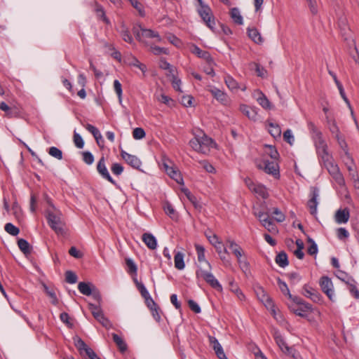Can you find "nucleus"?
I'll return each mask as SVG.
<instances>
[{
	"mask_svg": "<svg viewBox=\"0 0 359 359\" xmlns=\"http://www.w3.org/2000/svg\"><path fill=\"white\" fill-rule=\"evenodd\" d=\"M308 129L316 147L317 152L320 157L324 167L334 180L336 183L342 187L345 185L344 178L341 173L338 165L334 163L331 155L327 152V146L323 138L322 133L311 121L308 122Z\"/></svg>",
	"mask_w": 359,
	"mask_h": 359,
	"instance_id": "obj_1",
	"label": "nucleus"
},
{
	"mask_svg": "<svg viewBox=\"0 0 359 359\" xmlns=\"http://www.w3.org/2000/svg\"><path fill=\"white\" fill-rule=\"evenodd\" d=\"M193 135L194 137L189 141V144L194 151L208 154L215 147V143L212 139L208 137L201 129L195 128Z\"/></svg>",
	"mask_w": 359,
	"mask_h": 359,
	"instance_id": "obj_2",
	"label": "nucleus"
},
{
	"mask_svg": "<svg viewBox=\"0 0 359 359\" xmlns=\"http://www.w3.org/2000/svg\"><path fill=\"white\" fill-rule=\"evenodd\" d=\"M50 208L46 211V217L50 227L57 235L65 234V222L62 219V212L53 204L48 201Z\"/></svg>",
	"mask_w": 359,
	"mask_h": 359,
	"instance_id": "obj_3",
	"label": "nucleus"
},
{
	"mask_svg": "<svg viewBox=\"0 0 359 359\" xmlns=\"http://www.w3.org/2000/svg\"><path fill=\"white\" fill-rule=\"evenodd\" d=\"M133 32L135 36L136 39L144 43H147L146 39H156L158 42H160L162 40L157 32L151 29H146L141 25L134 26L133 28Z\"/></svg>",
	"mask_w": 359,
	"mask_h": 359,
	"instance_id": "obj_4",
	"label": "nucleus"
},
{
	"mask_svg": "<svg viewBox=\"0 0 359 359\" xmlns=\"http://www.w3.org/2000/svg\"><path fill=\"white\" fill-rule=\"evenodd\" d=\"M196 276L198 279H203L208 283L212 287L217 290H222V287L215 278L213 274L208 271L202 269L201 266H198V269L196 271Z\"/></svg>",
	"mask_w": 359,
	"mask_h": 359,
	"instance_id": "obj_5",
	"label": "nucleus"
},
{
	"mask_svg": "<svg viewBox=\"0 0 359 359\" xmlns=\"http://www.w3.org/2000/svg\"><path fill=\"white\" fill-rule=\"evenodd\" d=\"M199 5L200 8L198 9L199 15L205 25L210 29H213L215 22L211 8L208 5H205L203 1L202 4H199Z\"/></svg>",
	"mask_w": 359,
	"mask_h": 359,
	"instance_id": "obj_6",
	"label": "nucleus"
},
{
	"mask_svg": "<svg viewBox=\"0 0 359 359\" xmlns=\"http://www.w3.org/2000/svg\"><path fill=\"white\" fill-rule=\"evenodd\" d=\"M88 307L93 317L97 321H99V323L102 324L103 327H104L107 329H109L110 327H111L112 325L111 322L104 316L100 306H97L95 304L90 303L88 304Z\"/></svg>",
	"mask_w": 359,
	"mask_h": 359,
	"instance_id": "obj_7",
	"label": "nucleus"
},
{
	"mask_svg": "<svg viewBox=\"0 0 359 359\" xmlns=\"http://www.w3.org/2000/svg\"><path fill=\"white\" fill-rule=\"evenodd\" d=\"M259 169H262L269 175H273L276 179L280 177L279 165L276 162L264 160L257 165Z\"/></svg>",
	"mask_w": 359,
	"mask_h": 359,
	"instance_id": "obj_8",
	"label": "nucleus"
},
{
	"mask_svg": "<svg viewBox=\"0 0 359 359\" xmlns=\"http://www.w3.org/2000/svg\"><path fill=\"white\" fill-rule=\"evenodd\" d=\"M245 183L248 189L261 196L263 198H266L269 196L266 188L260 184H255L250 178H245Z\"/></svg>",
	"mask_w": 359,
	"mask_h": 359,
	"instance_id": "obj_9",
	"label": "nucleus"
},
{
	"mask_svg": "<svg viewBox=\"0 0 359 359\" xmlns=\"http://www.w3.org/2000/svg\"><path fill=\"white\" fill-rule=\"evenodd\" d=\"M97 170L98 173L105 180L109 181L113 184H116V182L114 180V179L111 177L106 164H105V158L104 156H102L97 164Z\"/></svg>",
	"mask_w": 359,
	"mask_h": 359,
	"instance_id": "obj_10",
	"label": "nucleus"
},
{
	"mask_svg": "<svg viewBox=\"0 0 359 359\" xmlns=\"http://www.w3.org/2000/svg\"><path fill=\"white\" fill-rule=\"evenodd\" d=\"M321 290L327 294L330 299H332L334 295L333 284L332 280L327 276H323L319 282Z\"/></svg>",
	"mask_w": 359,
	"mask_h": 359,
	"instance_id": "obj_11",
	"label": "nucleus"
},
{
	"mask_svg": "<svg viewBox=\"0 0 359 359\" xmlns=\"http://www.w3.org/2000/svg\"><path fill=\"white\" fill-rule=\"evenodd\" d=\"M121 156L132 168L137 170L140 168L142 161L137 156L130 154L125 151H121Z\"/></svg>",
	"mask_w": 359,
	"mask_h": 359,
	"instance_id": "obj_12",
	"label": "nucleus"
},
{
	"mask_svg": "<svg viewBox=\"0 0 359 359\" xmlns=\"http://www.w3.org/2000/svg\"><path fill=\"white\" fill-rule=\"evenodd\" d=\"M189 50L191 53L196 55L200 58L203 59L208 63V65L214 63L210 54L208 51L201 50L196 45L191 44L189 47Z\"/></svg>",
	"mask_w": 359,
	"mask_h": 359,
	"instance_id": "obj_13",
	"label": "nucleus"
},
{
	"mask_svg": "<svg viewBox=\"0 0 359 359\" xmlns=\"http://www.w3.org/2000/svg\"><path fill=\"white\" fill-rule=\"evenodd\" d=\"M302 294L307 298H310L313 302L318 303L321 301L320 294L312 287L305 285L303 287Z\"/></svg>",
	"mask_w": 359,
	"mask_h": 359,
	"instance_id": "obj_14",
	"label": "nucleus"
},
{
	"mask_svg": "<svg viewBox=\"0 0 359 359\" xmlns=\"http://www.w3.org/2000/svg\"><path fill=\"white\" fill-rule=\"evenodd\" d=\"M163 167L166 173L178 184H183V178L180 171L175 168L169 165L167 163H163Z\"/></svg>",
	"mask_w": 359,
	"mask_h": 359,
	"instance_id": "obj_15",
	"label": "nucleus"
},
{
	"mask_svg": "<svg viewBox=\"0 0 359 359\" xmlns=\"http://www.w3.org/2000/svg\"><path fill=\"white\" fill-rule=\"evenodd\" d=\"M240 110L250 121H256L257 120V108L246 104H241Z\"/></svg>",
	"mask_w": 359,
	"mask_h": 359,
	"instance_id": "obj_16",
	"label": "nucleus"
},
{
	"mask_svg": "<svg viewBox=\"0 0 359 359\" xmlns=\"http://www.w3.org/2000/svg\"><path fill=\"white\" fill-rule=\"evenodd\" d=\"M209 342L210 345L212 346V348L214 349L215 354L217 355V358L219 359H227L223 348L222 347L221 344L219 343L218 340L212 336H209Z\"/></svg>",
	"mask_w": 359,
	"mask_h": 359,
	"instance_id": "obj_17",
	"label": "nucleus"
},
{
	"mask_svg": "<svg viewBox=\"0 0 359 359\" xmlns=\"http://www.w3.org/2000/svg\"><path fill=\"white\" fill-rule=\"evenodd\" d=\"M212 95L222 104H227L229 102L228 95L216 87H210L209 89Z\"/></svg>",
	"mask_w": 359,
	"mask_h": 359,
	"instance_id": "obj_18",
	"label": "nucleus"
},
{
	"mask_svg": "<svg viewBox=\"0 0 359 359\" xmlns=\"http://www.w3.org/2000/svg\"><path fill=\"white\" fill-rule=\"evenodd\" d=\"M289 308L294 313L301 317H305L306 313L312 310V306L309 303L299 306L289 305Z\"/></svg>",
	"mask_w": 359,
	"mask_h": 359,
	"instance_id": "obj_19",
	"label": "nucleus"
},
{
	"mask_svg": "<svg viewBox=\"0 0 359 359\" xmlns=\"http://www.w3.org/2000/svg\"><path fill=\"white\" fill-rule=\"evenodd\" d=\"M318 191L317 189H313L311 194V198L309 200L307 206L309 209V212L312 215H316L317 212V206H318Z\"/></svg>",
	"mask_w": 359,
	"mask_h": 359,
	"instance_id": "obj_20",
	"label": "nucleus"
},
{
	"mask_svg": "<svg viewBox=\"0 0 359 359\" xmlns=\"http://www.w3.org/2000/svg\"><path fill=\"white\" fill-rule=\"evenodd\" d=\"M350 217L349 210L346 208L344 209H339L334 215V219L337 224H346L348 222Z\"/></svg>",
	"mask_w": 359,
	"mask_h": 359,
	"instance_id": "obj_21",
	"label": "nucleus"
},
{
	"mask_svg": "<svg viewBox=\"0 0 359 359\" xmlns=\"http://www.w3.org/2000/svg\"><path fill=\"white\" fill-rule=\"evenodd\" d=\"M274 339L277 344V345L279 346L280 349L285 353L290 354L291 348L287 345L285 343L284 339L281 336V334L275 331L273 334Z\"/></svg>",
	"mask_w": 359,
	"mask_h": 359,
	"instance_id": "obj_22",
	"label": "nucleus"
},
{
	"mask_svg": "<svg viewBox=\"0 0 359 359\" xmlns=\"http://www.w3.org/2000/svg\"><path fill=\"white\" fill-rule=\"evenodd\" d=\"M94 11L98 19L102 20L107 25H110V20L105 15L103 6L97 1L94 4Z\"/></svg>",
	"mask_w": 359,
	"mask_h": 359,
	"instance_id": "obj_23",
	"label": "nucleus"
},
{
	"mask_svg": "<svg viewBox=\"0 0 359 359\" xmlns=\"http://www.w3.org/2000/svg\"><path fill=\"white\" fill-rule=\"evenodd\" d=\"M226 243L236 258L242 257L243 255V250L238 244L231 238L226 239Z\"/></svg>",
	"mask_w": 359,
	"mask_h": 359,
	"instance_id": "obj_24",
	"label": "nucleus"
},
{
	"mask_svg": "<svg viewBox=\"0 0 359 359\" xmlns=\"http://www.w3.org/2000/svg\"><path fill=\"white\" fill-rule=\"evenodd\" d=\"M142 241L147 248L151 250H154L157 247L156 239L151 233H144L142 235Z\"/></svg>",
	"mask_w": 359,
	"mask_h": 359,
	"instance_id": "obj_25",
	"label": "nucleus"
},
{
	"mask_svg": "<svg viewBox=\"0 0 359 359\" xmlns=\"http://www.w3.org/2000/svg\"><path fill=\"white\" fill-rule=\"evenodd\" d=\"M262 291V297H260L261 301L265 304L266 307L271 310L272 314L276 318V313L274 309V304L271 298L265 293L262 288H260Z\"/></svg>",
	"mask_w": 359,
	"mask_h": 359,
	"instance_id": "obj_26",
	"label": "nucleus"
},
{
	"mask_svg": "<svg viewBox=\"0 0 359 359\" xmlns=\"http://www.w3.org/2000/svg\"><path fill=\"white\" fill-rule=\"evenodd\" d=\"M258 97H257V101L259 105H261L265 109H271L272 104L266 97V95L260 90H257Z\"/></svg>",
	"mask_w": 359,
	"mask_h": 359,
	"instance_id": "obj_27",
	"label": "nucleus"
},
{
	"mask_svg": "<svg viewBox=\"0 0 359 359\" xmlns=\"http://www.w3.org/2000/svg\"><path fill=\"white\" fill-rule=\"evenodd\" d=\"M327 123L328 128L331 133L334 135V137L339 136L341 135L339 128L336 123V121L334 118H331L328 115L326 116Z\"/></svg>",
	"mask_w": 359,
	"mask_h": 359,
	"instance_id": "obj_28",
	"label": "nucleus"
},
{
	"mask_svg": "<svg viewBox=\"0 0 359 359\" xmlns=\"http://www.w3.org/2000/svg\"><path fill=\"white\" fill-rule=\"evenodd\" d=\"M126 63L128 65L131 67H135L140 69V71L142 72L143 75H144L145 72H147V66L140 62L135 57H131L127 59Z\"/></svg>",
	"mask_w": 359,
	"mask_h": 359,
	"instance_id": "obj_29",
	"label": "nucleus"
},
{
	"mask_svg": "<svg viewBox=\"0 0 359 359\" xmlns=\"http://www.w3.org/2000/svg\"><path fill=\"white\" fill-rule=\"evenodd\" d=\"M196 250L197 252V258L198 261L200 264L204 262L208 267L209 269H211L210 264L206 261L205 257V248L198 244L195 245Z\"/></svg>",
	"mask_w": 359,
	"mask_h": 359,
	"instance_id": "obj_30",
	"label": "nucleus"
},
{
	"mask_svg": "<svg viewBox=\"0 0 359 359\" xmlns=\"http://www.w3.org/2000/svg\"><path fill=\"white\" fill-rule=\"evenodd\" d=\"M224 81L227 87L231 90H236L239 88H241L243 91L245 90V86H243V88L240 87L238 83L232 76L229 75L225 76Z\"/></svg>",
	"mask_w": 359,
	"mask_h": 359,
	"instance_id": "obj_31",
	"label": "nucleus"
},
{
	"mask_svg": "<svg viewBox=\"0 0 359 359\" xmlns=\"http://www.w3.org/2000/svg\"><path fill=\"white\" fill-rule=\"evenodd\" d=\"M113 341L118 348L121 352H124L127 350V344H126L123 339L118 335L117 334L113 333L111 334Z\"/></svg>",
	"mask_w": 359,
	"mask_h": 359,
	"instance_id": "obj_32",
	"label": "nucleus"
},
{
	"mask_svg": "<svg viewBox=\"0 0 359 359\" xmlns=\"http://www.w3.org/2000/svg\"><path fill=\"white\" fill-rule=\"evenodd\" d=\"M175 267L178 270H182L185 267L184 262V254L180 252L175 253L174 256Z\"/></svg>",
	"mask_w": 359,
	"mask_h": 359,
	"instance_id": "obj_33",
	"label": "nucleus"
},
{
	"mask_svg": "<svg viewBox=\"0 0 359 359\" xmlns=\"http://www.w3.org/2000/svg\"><path fill=\"white\" fill-rule=\"evenodd\" d=\"M248 34L249 37L256 43H261L263 42V39L257 29L248 28Z\"/></svg>",
	"mask_w": 359,
	"mask_h": 359,
	"instance_id": "obj_34",
	"label": "nucleus"
},
{
	"mask_svg": "<svg viewBox=\"0 0 359 359\" xmlns=\"http://www.w3.org/2000/svg\"><path fill=\"white\" fill-rule=\"evenodd\" d=\"M91 286H93V285L90 283L80 282L78 285V289L81 294L89 296L93 291Z\"/></svg>",
	"mask_w": 359,
	"mask_h": 359,
	"instance_id": "obj_35",
	"label": "nucleus"
},
{
	"mask_svg": "<svg viewBox=\"0 0 359 359\" xmlns=\"http://www.w3.org/2000/svg\"><path fill=\"white\" fill-rule=\"evenodd\" d=\"M268 130L274 138L280 137L281 135V130L278 124L270 122L268 123Z\"/></svg>",
	"mask_w": 359,
	"mask_h": 359,
	"instance_id": "obj_36",
	"label": "nucleus"
},
{
	"mask_svg": "<svg viewBox=\"0 0 359 359\" xmlns=\"http://www.w3.org/2000/svg\"><path fill=\"white\" fill-rule=\"evenodd\" d=\"M276 262L282 268L287 266L289 264L287 254L285 252L278 253L276 257Z\"/></svg>",
	"mask_w": 359,
	"mask_h": 359,
	"instance_id": "obj_37",
	"label": "nucleus"
},
{
	"mask_svg": "<svg viewBox=\"0 0 359 359\" xmlns=\"http://www.w3.org/2000/svg\"><path fill=\"white\" fill-rule=\"evenodd\" d=\"M42 286L43 287L44 292L51 299V303L53 305H57L58 304V299L55 292V290L53 288L48 287L45 283H43Z\"/></svg>",
	"mask_w": 359,
	"mask_h": 359,
	"instance_id": "obj_38",
	"label": "nucleus"
},
{
	"mask_svg": "<svg viewBox=\"0 0 359 359\" xmlns=\"http://www.w3.org/2000/svg\"><path fill=\"white\" fill-rule=\"evenodd\" d=\"M231 18L233 19V22L238 25H243V17L241 15L240 11L237 8H233L230 11Z\"/></svg>",
	"mask_w": 359,
	"mask_h": 359,
	"instance_id": "obj_39",
	"label": "nucleus"
},
{
	"mask_svg": "<svg viewBox=\"0 0 359 359\" xmlns=\"http://www.w3.org/2000/svg\"><path fill=\"white\" fill-rule=\"evenodd\" d=\"M120 34L123 41L129 43H133V36L130 34L128 29L124 25H122L121 27Z\"/></svg>",
	"mask_w": 359,
	"mask_h": 359,
	"instance_id": "obj_40",
	"label": "nucleus"
},
{
	"mask_svg": "<svg viewBox=\"0 0 359 359\" xmlns=\"http://www.w3.org/2000/svg\"><path fill=\"white\" fill-rule=\"evenodd\" d=\"M163 210L166 215H168L171 219H176L177 218L175 210L172 207V204L169 202L164 203Z\"/></svg>",
	"mask_w": 359,
	"mask_h": 359,
	"instance_id": "obj_41",
	"label": "nucleus"
},
{
	"mask_svg": "<svg viewBox=\"0 0 359 359\" xmlns=\"http://www.w3.org/2000/svg\"><path fill=\"white\" fill-rule=\"evenodd\" d=\"M18 245L20 250L25 255L29 254L31 252L30 245L29 243L23 239L20 238L18 241Z\"/></svg>",
	"mask_w": 359,
	"mask_h": 359,
	"instance_id": "obj_42",
	"label": "nucleus"
},
{
	"mask_svg": "<svg viewBox=\"0 0 359 359\" xmlns=\"http://www.w3.org/2000/svg\"><path fill=\"white\" fill-rule=\"evenodd\" d=\"M216 249L217 252L219 254L220 259L222 261L225 260V254H228V251L226 250V248L224 247L222 242L220 241L216 245L214 246Z\"/></svg>",
	"mask_w": 359,
	"mask_h": 359,
	"instance_id": "obj_43",
	"label": "nucleus"
},
{
	"mask_svg": "<svg viewBox=\"0 0 359 359\" xmlns=\"http://www.w3.org/2000/svg\"><path fill=\"white\" fill-rule=\"evenodd\" d=\"M277 283H278L279 289L280 290L282 293L284 295L287 296L288 298H292V294H290V292L289 290V288H288L287 284L284 281H283L280 278H278Z\"/></svg>",
	"mask_w": 359,
	"mask_h": 359,
	"instance_id": "obj_44",
	"label": "nucleus"
},
{
	"mask_svg": "<svg viewBox=\"0 0 359 359\" xmlns=\"http://www.w3.org/2000/svg\"><path fill=\"white\" fill-rule=\"evenodd\" d=\"M150 50L153 54H154L156 55H160L161 54H164V55L169 54V50L168 48H161V47H159L157 46H153V45L151 46Z\"/></svg>",
	"mask_w": 359,
	"mask_h": 359,
	"instance_id": "obj_45",
	"label": "nucleus"
},
{
	"mask_svg": "<svg viewBox=\"0 0 359 359\" xmlns=\"http://www.w3.org/2000/svg\"><path fill=\"white\" fill-rule=\"evenodd\" d=\"M133 8H135L139 13L140 15L144 16L145 13L144 6L138 0H128Z\"/></svg>",
	"mask_w": 359,
	"mask_h": 359,
	"instance_id": "obj_46",
	"label": "nucleus"
},
{
	"mask_svg": "<svg viewBox=\"0 0 359 359\" xmlns=\"http://www.w3.org/2000/svg\"><path fill=\"white\" fill-rule=\"evenodd\" d=\"M4 229L8 233L12 236H17L20 232V229L11 223L6 224Z\"/></svg>",
	"mask_w": 359,
	"mask_h": 359,
	"instance_id": "obj_47",
	"label": "nucleus"
},
{
	"mask_svg": "<svg viewBox=\"0 0 359 359\" xmlns=\"http://www.w3.org/2000/svg\"><path fill=\"white\" fill-rule=\"evenodd\" d=\"M126 264L127 265L128 272L129 273H130V274H136L137 273V266L131 259H130V258L126 259Z\"/></svg>",
	"mask_w": 359,
	"mask_h": 359,
	"instance_id": "obj_48",
	"label": "nucleus"
},
{
	"mask_svg": "<svg viewBox=\"0 0 359 359\" xmlns=\"http://www.w3.org/2000/svg\"><path fill=\"white\" fill-rule=\"evenodd\" d=\"M308 242L310 243V245L307 249V252L310 255H316L318 253V246L316 243L311 238H308Z\"/></svg>",
	"mask_w": 359,
	"mask_h": 359,
	"instance_id": "obj_49",
	"label": "nucleus"
},
{
	"mask_svg": "<svg viewBox=\"0 0 359 359\" xmlns=\"http://www.w3.org/2000/svg\"><path fill=\"white\" fill-rule=\"evenodd\" d=\"M334 138L337 140L339 147L344 151V154H346V152H348V145L346 142L344 136L341 134L339 136L335 137Z\"/></svg>",
	"mask_w": 359,
	"mask_h": 359,
	"instance_id": "obj_50",
	"label": "nucleus"
},
{
	"mask_svg": "<svg viewBox=\"0 0 359 359\" xmlns=\"http://www.w3.org/2000/svg\"><path fill=\"white\" fill-rule=\"evenodd\" d=\"M166 39L170 43L173 44L177 48L182 46L181 40L172 34H168L166 36Z\"/></svg>",
	"mask_w": 359,
	"mask_h": 359,
	"instance_id": "obj_51",
	"label": "nucleus"
},
{
	"mask_svg": "<svg viewBox=\"0 0 359 359\" xmlns=\"http://www.w3.org/2000/svg\"><path fill=\"white\" fill-rule=\"evenodd\" d=\"M48 154L58 160H61L62 158V151L55 147H51L49 149Z\"/></svg>",
	"mask_w": 359,
	"mask_h": 359,
	"instance_id": "obj_52",
	"label": "nucleus"
},
{
	"mask_svg": "<svg viewBox=\"0 0 359 359\" xmlns=\"http://www.w3.org/2000/svg\"><path fill=\"white\" fill-rule=\"evenodd\" d=\"M75 346L77 348V349L80 351L81 354H83V352H85L86 351V348H89L81 338L76 339V340L75 341Z\"/></svg>",
	"mask_w": 359,
	"mask_h": 359,
	"instance_id": "obj_53",
	"label": "nucleus"
},
{
	"mask_svg": "<svg viewBox=\"0 0 359 359\" xmlns=\"http://www.w3.org/2000/svg\"><path fill=\"white\" fill-rule=\"evenodd\" d=\"M272 215H274V219L278 222H282L285 219V215L278 208L273 209Z\"/></svg>",
	"mask_w": 359,
	"mask_h": 359,
	"instance_id": "obj_54",
	"label": "nucleus"
},
{
	"mask_svg": "<svg viewBox=\"0 0 359 359\" xmlns=\"http://www.w3.org/2000/svg\"><path fill=\"white\" fill-rule=\"evenodd\" d=\"M111 170L114 175L118 176L123 172V167L118 163H114L111 166Z\"/></svg>",
	"mask_w": 359,
	"mask_h": 359,
	"instance_id": "obj_55",
	"label": "nucleus"
},
{
	"mask_svg": "<svg viewBox=\"0 0 359 359\" xmlns=\"http://www.w3.org/2000/svg\"><path fill=\"white\" fill-rule=\"evenodd\" d=\"M65 279L67 283L74 284L77 281V276L73 271H67L65 273Z\"/></svg>",
	"mask_w": 359,
	"mask_h": 359,
	"instance_id": "obj_56",
	"label": "nucleus"
},
{
	"mask_svg": "<svg viewBox=\"0 0 359 359\" xmlns=\"http://www.w3.org/2000/svg\"><path fill=\"white\" fill-rule=\"evenodd\" d=\"M157 100L158 102H162L168 106H171L174 101L168 96L161 94L159 96H158Z\"/></svg>",
	"mask_w": 359,
	"mask_h": 359,
	"instance_id": "obj_57",
	"label": "nucleus"
},
{
	"mask_svg": "<svg viewBox=\"0 0 359 359\" xmlns=\"http://www.w3.org/2000/svg\"><path fill=\"white\" fill-rule=\"evenodd\" d=\"M74 142L76 147L79 149H82L84 146V142L81 136L76 133L75 131L74 133Z\"/></svg>",
	"mask_w": 359,
	"mask_h": 359,
	"instance_id": "obj_58",
	"label": "nucleus"
},
{
	"mask_svg": "<svg viewBox=\"0 0 359 359\" xmlns=\"http://www.w3.org/2000/svg\"><path fill=\"white\" fill-rule=\"evenodd\" d=\"M133 138L135 140H141L145 136V132L142 128H136L133 131Z\"/></svg>",
	"mask_w": 359,
	"mask_h": 359,
	"instance_id": "obj_59",
	"label": "nucleus"
},
{
	"mask_svg": "<svg viewBox=\"0 0 359 359\" xmlns=\"http://www.w3.org/2000/svg\"><path fill=\"white\" fill-rule=\"evenodd\" d=\"M266 153L270 156L272 159H277L279 154L274 147L268 145L266 146Z\"/></svg>",
	"mask_w": 359,
	"mask_h": 359,
	"instance_id": "obj_60",
	"label": "nucleus"
},
{
	"mask_svg": "<svg viewBox=\"0 0 359 359\" xmlns=\"http://www.w3.org/2000/svg\"><path fill=\"white\" fill-rule=\"evenodd\" d=\"M114 90L119 99V101H121L122 98V86L121 83L118 80H114Z\"/></svg>",
	"mask_w": 359,
	"mask_h": 359,
	"instance_id": "obj_61",
	"label": "nucleus"
},
{
	"mask_svg": "<svg viewBox=\"0 0 359 359\" xmlns=\"http://www.w3.org/2000/svg\"><path fill=\"white\" fill-rule=\"evenodd\" d=\"M83 161L88 165H91L94 161V156L90 151L83 152Z\"/></svg>",
	"mask_w": 359,
	"mask_h": 359,
	"instance_id": "obj_62",
	"label": "nucleus"
},
{
	"mask_svg": "<svg viewBox=\"0 0 359 359\" xmlns=\"http://www.w3.org/2000/svg\"><path fill=\"white\" fill-rule=\"evenodd\" d=\"M283 139L290 145H292L294 141V136L292 133V131L290 129L285 130L283 133Z\"/></svg>",
	"mask_w": 359,
	"mask_h": 359,
	"instance_id": "obj_63",
	"label": "nucleus"
},
{
	"mask_svg": "<svg viewBox=\"0 0 359 359\" xmlns=\"http://www.w3.org/2000/svg\"><path fill=\"white\" fill-rule=\"evenodd\" d=\"M238 263L239 264L240 268L244 272H246L249 269V264L245 259H242V257L237 258Z\"/></svg>",
	"mask_w": 359,
	"mask_h": 359,
	"instance_id": "obj_64",
	"label": "nucleus"
}]
</instances>
